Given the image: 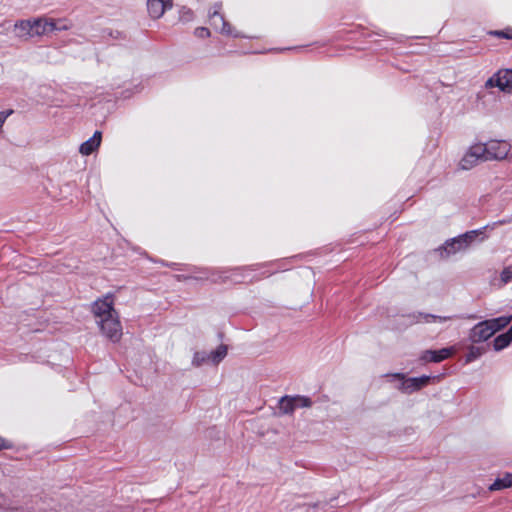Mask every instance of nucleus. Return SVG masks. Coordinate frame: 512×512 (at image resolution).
<instances>
[{
    "instance_id": "nucleus-16",
    "label": "nucleus",
    "mask_w": 512,
    "mask_h": 512,
    "mask_svg": "<svg viewBox=\"0 0 512 512\" xmlns=\"http://www.w3.org/2000/svg\"><path fill=\"white\" fill-rule=\"evenodd\" d=\"M279 409L284 414H291L296 410L295 403L291 396H284L279 401Z\"/></svg>"
},
{
    "instance_id": "nucleus-14",
    "label": "nucleus",
    "mask_w": 512,
    "mask_h": 512,
    "mask_svg": "<svg viewBox=\"0 0 512 512\" xmlns=\"http://www.w3.org/2000/svg\"><path fill=\"white\" fill-rule=\"evenodd\" d=\"M512 486V474L505 473L502 478H498L489 486L490 491H498Z\"/></svg>"
},
{
    "instance_id": "nucleus-20",
    "label": "nucleus",
    "mask_w": 512,
    "mask_h": 512,
    "mask_svg": "<svg viewBox=\"0 0 512 512\" xmlns=\"http://www.w3.org/2000/svg\"><path fill=\"white\" fill-rule=\"evenodd\" d=\"M293 402L295 403V407L297 408H309L312 406V401L310 398L305 396H294Z\"/></svg>"
},
{
    "instance_id": "nucleus-1",
    "label": "nucleus",
    "mask_w": 512,
    "mask_h": 512,
    "mask_svg": "<svg viewBox=\"0 0 512 512\" xmlns=\"http://www.w3.org/2000/svg\"><path fill=\"white\" fill-rule=\"evenodd\" d=\"M512 320L511 316L486 320L475 325L470 332V340L479 343L488 340L495 332L508 325Z\"/></svg>"
},
{
    "instance_id": "nucleus-11",
    "label": "nucleus",
    "mask_w": 512,
    "mask_h": 512,
    "mask_svg": "<svg viewBox=\"0 0 512 512\" xmlns=\"http://www.w3.org/2000/svg\"><path fill=\"white\" fill-rule=\"evenodd\" d=\"M102 140V134L100 131H95L93 136L89 138L87 141L83 142L80 145L79 152L84 155L88 156L92 154L94 151H96Z\"/></svg>"
},
{
    "instance_id": "nucleus-5",
    "label": "nucleus",
    "mask_w": 512,
    "mask_h": 512,
    "mask_svg": "<svg viewBox=\"0 0 512 512\" xmlns=\"http://www.w3.org/2000/svg\"><path fill=\"white\" fill-rule=\"evenodd\" d=\"M102 333L113 342L120 340L122 336V327L119 321L118 313L110 317L97 320Z\"/></svg>"
},
{
    "instance_id": "nucleus-28",
    "label": "nucleus",
    "mask_w": 512,
    "mask_h": 512,
    "mask_svg": "<svg viewBox=\"0 0 512 512\" xmlns=\"http://www.w3.org/2000/svg\"><path fill=\"white\" fill-rule=\"evenodd\" d=\"M497 35H501V36H504V37L509 38V36H508V35H505L503 32H497Z\"/></svg>"
},
{
    "instance_id": "nucleus-25",
    "label": "nucleus",
    "mask_w": 512,
    "mask_h": 512,
    "mask_svg": "<svg viewBox=\"0 0 512 512\" xmlns=\"http://www.w3.org/2000/svg\"><path fill=\"white\" fill-rule=\"evenodd\" d=\"M12 113V111H3L0 112V128L3 126L4 122L6 121L7 117Z\"/></svg>"
},
{
    "instance_id": "nucleus-18",
    "label": "nucleus",
    "mask_w": 512,
    "mask_h": 512,
    "mask_svg": "<svg viewBox=\"0 0 512 512\" xmlns=\"http://www.w3.org/2000/svg\"><path fill=\"white\" fill-rule=\"evenodd\" d=\"M206 363H211L210 353L201 351V352H196L194 354V357H193V360H192V364L195 367H199V366H201L203 364H206Z\"/></svg>"
},
{
    "instance_id": "nucleus-26",
    "label": "nucleus",
    "mask_w": 512,
    "mask_h": 512,
    "mask_svg": "<svg viewBox=\"0 0 512 512\" xmlns=\"http://www.w3.org/2000/svg\"><path fill=\"white\" fill-rule=\"evenodd\" d=\"M10 444L4 438L0 437V450L10 448Z\"/></svg>"
},
{
    "instance_id": "nucleus-3",
    "label": "nucleus",
    "mask_w": 512,
    "mask_h": 512,
    "mask_svg": "<svg viewBox=\"0 0 512 512\" xmlns=\"http://www.w3.org/2000/svg\"><path fill=\"white\" fill-rule=\"evenodd\" d=\"M385 377H387L390 382L397 381L398 384L396 388L405 394H411L420 390L425 387L430 380L429 376L406 378L402 373L386 374Z\"/></svg>"
},
{
    "instance_id": "nucleus-12",
    "label": "nucleus",
    "mask_w": 512,
    "mask_h": 512,
    "mask_svg": "<svg viewBox=\"0 0 512 512\" xmlns=\"http://www.w3.org/2000/svg\"><path fill=\"white\" fill-rule=\"evenodd\" d=\"M171 0H148L147 8L150 16L154 19L160 18L167 8L170 7Z\"/></svg>"
},
{
    "instance_id": "nucleus-24",
    "label": "nucleus",
    "mask_w": 512,
    "mask_h": 512,
    "mask_svg": "<svg viewBox=\"0 0 512 512\" xmlns=\"http://www.w3.org/2000/svg\"><path fill=\"white\" fill-rule=\"evenodd\" d=\"M453 242H454V238H453V239H451V240H449V241H447V242L445 243V245L443 246V250H444L445 252H447V254H454V253H455V252H451V251H450V250H452V249H457V247H458V245H452V243H453Z\"/></svg>"
},
{
    "instance_id": "nucleus-17",
    "label": "nucleus",
    "mask_w": 512,
    "mask_h": 512,
    "mask_svg": "<svg viewBox=\"0 0 512 512\" xmlns=\"http://www.w3.org/2000/svg\"><path fill=\"white\" fill-rule=\"evenodd\" d=\"M227 355V346L220 345L214 351L210 352L211 363L217 365L220 363Z\"/></svg>"
},
{
    "instance_id": "nucleus-22",
    "label": "nucleus",
    "mask_w": 512,
    "mask_h": 512,
    "mask_svg": "<svg viewBox=\"0 0 512 512\" xmlns=\"http://www.w3.org/2000/svg\"><path fill=\"white\" fill-rule=\"evenodd\" d=\"M501 280L504 283H508L512 280V266H508L504 268V270L501 273Z\"/></svg>"
},
{
    "instance_id": "nucleus-27",
    "label": "nucleus",
    "mask_w": 512,
    "mask_h": 512,
    "mask_svg": "<svg viewBox=\"0 0 512 512\" xmlns=\"http://www.w3.org/2000/svg\"><path fill=\"white\" fill-rule=\"evenodd\" d=\"M507 159L512 161V145H511V150L508 153Z\"/></svg>"
},
{
    "instance_id": "nucleus-10",
    "label": "nucleus",
    "mask_w": 512,
    "mask_h": 512,
    "mask_svg": "<svg viewBox=\"0 0 512 512\" xmlns=\"http://www.w3.org/2000/svg\"><path fill=\"white\" fill-rule=\"evenodd\" d=\"M454 347L442 348L440 350H426L421 355V360L425 362H441L455 353Z\"/></svg>"
},
{
    "instance_id": "nucleus-23",
    "label": "nucleus",
    "mask_w": 512,
    "mask_h": 512,
    "mask_svg": "<svg viewBox=\"0 0 512 512\" xmlns=\"http://www.w3.org/2000/svg\"><path fill=\"white\" fill-rule=\"evenodd\" d=\"M195 35L199 38H206L210 36V31L205 27H199L195 30Z\"/></svg>"
},
{
    "instance_id": "nucleus-15",
    "label": "nucleus",
    "mask_w": 512,
    "mask_h": 512,
    "mask_svg": "<svg viewBox=\"0 0 512 512\" xmlns=\"http://www.w3.org/2000/svg\"><path fill=\"white\" fill-rule=\"evenodd\" d=\"M512 341V325L511 328L504 334L499 335L494 340L495 350H502L509 345Z\"/></svg>"
},
{
    "instance_id": "nucleus-4",
    "label": "nucleus",
    "mask_w": 512,
    "mask_h": 512,
    "mask_svg": "<svg viewBox=\"0 0 512 512\" xmlns=\"http://www.w3.org/2000/svg\"><path fill=\"white\" fill-rule=\"evenodd\" d=\"M484 160H503L507 159L508 153L511 150V145L502 140H490L482 144Z\"/></svg>"
},
{
    "instance_id": "nucleus-7",
    "label": "nucleus",
    "mask_w": 512,
    "mask_h": 512,
    "mask_svg": "<svg viewBox=\"0 0 512 512\" xmlns=\"http://www.w3.org/2000/svg\"><path fill=\"white\" fill-rule=\"evenodd\" d=\"M92 311L96 321L117 314L114 309L113 297L111 295H106L105 297L96 300L93 304Z\"/></svg>"
},
{
    "instance_id": "nucleus-21",
    "label": "nucleus",
    "mask_w": 512,
    "mask_h": 512,
    "mask_svg": "<svg viewBox=\"0 0 512 512\" xmlns=\"http://www.w3.org/2000/svg\"><path fill=\"white\" fill-rule=\"evenodd\" d=\"M481 355V352L478 348H471L469 353L466 355V363H470L474 361L476 358H478Z\"/></svg>"
},
{
    "instance_id": "nucleus-9",
    "label": "nucleus",
    "mask_w": 512,
    "mask_h": 512,
    "mask_svg": "<svg viewBox=\"0 0 512 512\" xmlns=\"http://www.w3.org/2000/svg\"><path fill=\"white\" fill-rule=\"evenodd\" d=\"M220 7L217 6L216 9L210 14V25L220 33L226 36H234L238 37L239 33L236 32L231 25L225 21L224 17L219 12Z\"/></svg>"
},
{
    "instance_id": "nucleus-6",
    "label": "nucleus",
    "mask_w": 512,
    "mask_h": 512,
    "mask_svg": "<svg viewBox=\"0 0 512 512\" xmlns=\"http://www.w3.org/2000/svg\"><path fill=\"white\" fill-rule=\"evenodd\" d=\"M485 161L482 149V143L472 145L464 154L459 162V167L462 170H470L475 167L479 162Z\"/></svg>"
},
{
    "instance_id": "nucleus-8",
    "label": "nucleus",
    "mask_w": 512,
    "mask_h": 512,
    "mask_svg": "<svg viewBox=\"0 0 512 512\" xmlns=\"http://www.w3.org/2000/svg\"><path fill=\"white\" fill-rule=\"evenodd\" d=\"M486 87H498L501 91L510 92L512 90V70H499L487 80Z\"/></svg>"
},
{
    "instance_id": "nucleus-19",
    "label": "nucleus",
    "mask_w": 512,
    "mask_h": 512,
    "mask_svg": "<svg viewBox=\"0 0 512 512\" xmlns=\"http://www.w3.org/2000/svg\"><path fill=\"white\" fill-rule=\"evenodd\" d=\"M452 316H440V315H432V314H425L423 316V321L426 323H432V322H438V323H444L446 321L451 320Z\"/></svg>"
},
{
    "instance_id": "nucleus-13",
    "label": "nucleus",
    "mask_w": 512,
    "mask_h": 512,
    "mask_svg": "<svg viewBox=\"0 0 512 512\" xmlns=\"http://www.w3.org/2000/svg\"><path fill=\"white\" fill-rule=\"evenodd\" d=\"M481 233L479 230H473L465 233L462 236L454 238L452 245H458L457 249L450 250L451 252H458L465 249L475 238Z\"/></svg>"
},
{
    "instance_id": "nucleus-2",
    "label": "nucleus",
    "mask_w": 512,
    "mask_h": 512,
    "mask_svg": "<svg viewBox=\"0 0 512 512\" xmlns=\"http://www.w3.org/2000/svg\"><path fill=\"white\" fill-rule=\"evenodd\" d=\"M54 29V24L43 19L20 20L14 24L16 36L21 39H29L42 36Z\"/></svg>"
}]
</instances>
